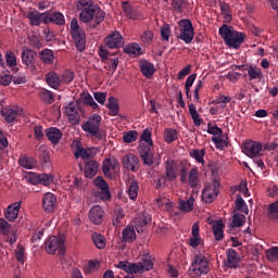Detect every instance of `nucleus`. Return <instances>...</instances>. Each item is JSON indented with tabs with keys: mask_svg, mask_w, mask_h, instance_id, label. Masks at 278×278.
I'll return each instance as SVG.
<instances>
[{
	"mask_svg": "<svg viewBox=\"0 0 278 278\" xmlns=\"http://www.w3.org/2000/svg\"><path fill=\"white\" fill-rule=\"evenodd\" d=\"M30 182L34 185L41 184L42 186H51V184H53V175H51V174H39V175L34 174L33 177L30 178Z\"/></svg>",
	"mask_w": 278,
	"mask_h": 278,
	"instance_id": "obj_23",
	"label": "nucleus"
},
{
	"mask_svg": "<svg viewBox=\"0 0 278 278\" xmlns=\"http://www.w3.org/2000/svg\"><path fill=\"white\" fill-rule=\"evenodd\" d=\"M124 51L128 55H142V48L138 43H129L124 48Z\"/></svg>",
	"mask_w": 278,
	"mask_h": 278,
	"instance_id": "obj_44",
	"label": "nucleus"
},
{
	"mask_svg": "<svg viewBox=\"0 0 278 278\" xmlns=\"http://www.w3.org/2000/svg\"><path fill=\"white\" fill-rule=\"evenodd\" d=\"M46 136L48 140L52 142V144H59L60 140H62L63 134L62 130H60L59 128L50 127L46 130Z\"/></svg>",
	"mask_w": 278,
	"mask_h": 278,
	"instance_id": "obj_27",
	"label": "nucleus"
},
{
	"mask_svg": "<svg viewBox=\"0 0 278 278\" xmlns=\"http://www.w3.org/2000/svg\"><path fill=\"white\" fill-rule=\"evenodd\" d=\"M106 64L109 65V70L116 72V68H118V50L113 52V55H111L106 61Z\"/></svg>",
	"mask_w": 278,
	"mask_h": 278,
	"instance_id": "obj_45",
	"label": "nucleus"
},
{
	"mask_svg": "<svg viewBox=\"0 0 278 278\" xmlns=\"http://www.w3.org/2000/svg\"><path fill=\"white\" fill-rule=\"evenodd\" d=\"M179 138V132L175 128H165L163 139L167 144H173Z\"/></svg>",
	"mask_w": 278,
	"mask_h": 278,
	"instance_id": "obj_32",
	"label": "nucleus"
},
{
	"mask_svg": "<svg viewBox=\"0 0 278 278\" xmlns=\"http://www.w3.org/2000/svg\"><path fill=\"white\" fill-rule=\"evenodd\" d=\"M227 256V268H240V256L238 252L233 249H228L226 251Z\"/></svg>",
	"mask_w": 278,
	"mask_h": 278,
	"instance_id": "obj_20",
	"label": "nucleus"
},
{
	"mask_svg": "<svg viewBox=\"0 0 278 278\" xmlns=\"http://www.w3.org/2000/svg\"><path fill=\"white\" fill-rule=\"evenodd\" d=\"M138 190H140V186L138 185V181L132 180L128 187L129 199H131L132 201H135V199H138Z\"/></svg>",
	"mask_w": 278,
	"mask_h": 278,
	"instance_id": "obj_49",
	"label": "nucleus"
},
{
	"mask_svg": "<svg viewBox=\"0 0 278 278\" xmlns=\"http://www.w3.org/2000/svg\"><path fill=\"white\" fill-rule=\"evenodd\" d=\"M106 108L110 110L109 116H117L118 110L121 109V106H118V99L110 97L106 103Z\"/></svg>",
	"mask_w": 278,
	"mask_h": 278,
	"instance_id": "obj_37",
	"label": "nucleus"
},
{
	"mask_svg": "<svg viewBox=\"0 0 278 278\" xmlns=\"http://www.w3.org/2000/svg\"><path fill=\"white\" fill-rule=\"evenodd\" d=\"M47 23H53V25L62 27L66 25V17L61 12L47 13Z\"/></svg>",
	"mask_w": 278,
	"mask_h": 278,
	"instance_id": "obj_28",
	"label": "nucleus"
},
{
	"mask_svg": "<svg viewBox=\"0 0 278 278\" xmlns=\"http://www.w3.org/2000/svg\"><path fill=\"white\" fill-rule=\"evenodd\" d=\"M20 114H23V109H20L17 106H7L2 109V116L8 123H14Z\"/></svg>",
	"mask_w": 278,
	"mask_h": 278,
	"instance_id": "obj_16",
	"label": "nucleus"
},
{
	"mask_svg": "<svg viewBox=\"0 0 278 278\" xmlns=\"http://www.w3.org/2000/svg\"><path fill=\"white\" fill-rule=\"evenodd\" d=\"M117 267L128 275H138L142 273H147L149 270H153V256L151 254H143L141 256V262L139 263H129L127 261H121L117 264Z\"/></svg>",
	"mask_w": 278,
	"mask_h": 278,
	"instance_id": "obj_1",
	"label": "nucleus"
},
{
	"mask_svg": "<svg viewBox=\"0 0 278 278\" xmlns=\"http://www.w3.org/2000/svg\"><path fill=\"white\" fill-rule=\"evenodd\" d=\"M91 240L97 249H105V237L99 232L91 235Z\"/></svg>",
	"mask_w": 278,
	"mask_h": 278,
	"instance_id": "obj_41",
	"label": "nucleus"
},
{
	"mask_svg": "<svg viewBox=\"0 0 278 278\" xmlns=\"http://www.w3.org/2000/svg\"><path fill=\"white\" fill-rule=\"evenodd\" d=\"M39 60H41L43 64H53L55 54L51 49H43L39 52Z\"/></svg>",
	"mask_w": 278,
	"mask_h": 278,
	"instance_id": "obj_34",
	"label": "nucleus"
},
{
	"mask_svg": "<svg viewBox=\"0 0 278 278\" xmlns=\"http://www.w3.org/2000/svg\"><path fill=\"white\" fill-rule=\"evenodd\" d=\"M139 67L143 77H147V79H151L155 75V65L147 60L141 61Z\"/></svg>",
	"mask_w": 278,
	"mask_h": 278,
	"instance_id": "obj_25",
	"label": "nucleus"
},
{
	"mask_svg": "<svg viewBox=\"0 0 278 278\" xmlns=\"http://www.w3.org/2000/svg\"><path fill=\"white\" fill-rule=\"evenodd\" d=\"M122 9L123 12L125 13V15L127 16V18H131L135 20L137 14H136V10H134V8H131V4H129V2L125 1L122 3Z\"/></svg>",
	"mask_w": 278,
	"mask_h": 278,
	"instance_id": "obj_51",
	"label": "nucleus"
},
{
	"mask_svg": "<svg viewBox=\"0 0 278 278\" xmlns=\"http://www.w3.org/2000/svg\"><path fill=\"white\" fill-rule=\"evenodd\" d=\"M141 41L143 42V45H151L153 42V31L146 30L141 35Z\"/></svg>",
	"mask_w": 278,
	"mask_h": 278,
	"instance_id": "obj_64",
	"label": "nucleus"
},
{
	"mask_svg": "<svg viewBox=\"0 0 278 278\" xmlns=\"http://www.w3.org/2000/svg\"><path fill=\"white\" fill-rule=\"evenodd\" d=\"M45 249L49 255H55V252L59 251L61 255H64V237L52 236L46 240Z\"/></svg>",
	"mask_w": 278,
	"mask_h": 278,
	"instance_id": "obj_9",
	"label": "nucleus"
},
{
	"mask_svg": "<svg viewBox=\"0 0 278 278\" xmlns=\"http://www.w3.org/2000/svg\"><path fill=\"white\" fill-rule=\"evenodd\" d=\"M248 157H260L262 155V142L248 140L242 149Z\"/></svg>",
	"mask_w": 278,
	"mask_h": 278,
	"instance_id": "obj_12",
	"label": "nucleus"
},
{
	"mask_svg": "<svg viewBox=\"0 0 278 278\" xmlns=\"http://www.w3.org/2000/svg\"><path fill=\"white\" fill-rule=\"evenodd\" d=\"M4 66H9L14 74L18 73V62L16 61V54L13 51L8 50L4 54Z\"/></svg>",
	"mask_w": 278,
	"mask_h": 278,
	"instance_id": "obj_21",
	"label": "nucleus"
},
{
	"mask_svg": "<svg viewBox=\"0 0 278 278\" xmlns=\"http://www.w3.org/2000/svg\"><path fill=\"white\" fill-rule=\"evenodd\" d=\"M125 218V213L122 210L113 211V226L121 227L123 225V219Z\"/></svg>",
	"mask_w": 278,
	"mask_h": 278,
	"instance_id": "obj_48",
	"label": "nucleus"
},
{
	"mask_svg": "<svg viewBox=\"0 0 278 278\" xmlns=\"http://www.w3.org/2000/svg\"><path fill=\"white\" fill-rule=\"evenodd\" d=\"M186 4L185 0H173L172 1V10L176 12V14H181L184 12V5Z\"/></svg>",
	"mask_w": 278,
	"mask_h": 278,
	"instance_id": "obj_58",
	"label": "nucleus"
},
{
	"mask_svg": "<svg viewBox=\"0 0 278 278\" xmlns=\"http://www.w3.org/2000/svg\"><path fill=\"white\" fill-rule=\"evenodd\" d=\"M219 36H222L229 49H240L242 42H244V34L226 24L219 27Z\"/></svg>",
	"mask_w": 278,
	"mask_h": 278,
	"instance_id": "obj_3",
	"label": "nucleus"
},
{
	"mask_svg": "<svg viewBox=\"0 0 278 278\" xmlns=\"http://www.w3.org/2000/svg\"><path fill=\"white\" fill-rule=\"evenodd\" d=\"M245 71H248L250 81H253L254 79H263L264 77L262 68L255 65H249Z\"/></svg>",
	"mask_w": 278,
	"mask_h": 278,
	"instance_id": "obj_35",
	"label": "nucleus"
},
{
	"mask_svg": "<svg viewBox=\"0 0 278 278\" xmlns=\"http://www.w3.org/2000/svg\"><path fill=\"white\" fill-rule=\"evenodd\" d=\"M76 160H90L91 157H94V153L92 152V148H81L80 146L77 147L75 152Z\"/></svg>",
	"mask_w": 278,
	"mask_h": 278,
	"instance_id": "obj_33",
	"label": "nucleus"
},
{
	"mask_svg": "<svg viewBox=\"0 0 278 278\" xmlns=\"http://www.w3.org/2000/svg\"><path fill=\"white\" fill-rule=\"evenodd\" d=\"M244 223H247V216L235 213L232 216V223L230 224V227H244Z\"/></svg>",
	"mask_w": 278,
	"mask_h": 278,
	"instance_id": "obj_46",
	"label": "nucleus"
},
{
	"mask_svg": "<svg viewBox=\"0 0 278 278\" xmlns=\"http://www.w3.org/2000/svg\"><path fill=\"white\" fill-rule=\"evenodd\" d=\"M122 240L123 242H134L136 240V227L132 225L126 226L122 230Z\"/></svg>",
	"mask_w": 278,
	"mask_h": 278,
	"instance_id": "obj_31",
	"label": "nucleus"
},
{
	"mask_svg": "<svg viewBox=\"0 0 278 278\" xmlns=\"http://www.w3.org/2000/svg\"><path fill=\"white\" fill-rule=\"evenodd\" d=\"M212 231L215 240L220 242V240L225 238V223H223L220 219L216 220L212 226Z\"/></svg>",
	"mask_w": 278,
	"mask_h": 278,
	"instance_id": "obj_26",
	"label": "nucleus"
},
{
	"mask_svg": "<svg viewBox=\"0 0 278 278\" xmlns=\"http://www.w3.org/2000/svg\"><path fill=\"white\" fill-rule=\"evenodd\" d=\"M207 134L211 136H223V128L218 127V125H212V123L207 124Z\"/></svg>",
	"mask_w": 278,
	"mask_h": 278,
	"instance_id": "obj_59",
	"label": "nucleus"
},
{
	"mask_svg": "<svg viewBox=\"0 0 278 278\" xmlns=\"http://www.w3.org/2000/svg\"><path fill=\"white\" fill-rule=\"evenodd\" d=\"M194 207V198H190L188 200H179L178 208L180 210H192Z\"/></svg>",
	"mask_w": 278,
	"mask_h": 278,
	"instance_id": "obj_56",
	"label": "nucleus"
},
{
	"mask_svg": "<svg viewBox=\"0 0 278 278\" xmlns=\"http://www.w3.org/2000/svg\"><path fill=\"white\" fill-rule=\"evenodd\" d=\"M46 83L50 88H54V90H58L59 86L62 84V79L60 78V75L55 72H49L46 75Z\"/></svg>",
	"mask_w": 278,
	"mask_h": 278,
	"instance_id": "obj_30",
	"label": "nucleus"
},
{
	"mask_svg": "<svg viewBox=\"0 0 278 278\" xmlns=\"http://www.w3.org/2000/svg\"><path fill=\"white\" fill-rule=\"evenodd\" d=\"M89 220H91L93 225H101V223H103V210H90Z\"/></svg>",
	"mask_w": 278,
	"mask_h": 278,
	"instance_id": "obj_40",
	"label": "nucleus"
},
{
	"mask_svg": "<svg viewBox=\"0 0 278 278\" xmlns=\"http://www.w3.org/2000/svg\"><path fill=\"white\" fill-rule=\"evenodd\" d=\"M123 140L126 143H131V142H136L138 140V131L136 130H129L127 132L124 134L123 136Z\"/></svg>",
	"mask_w": 278,
	"mask_h": 278,
	"instance_id": "obj_55",
	"label": "nucleus"
},
{
	"mask_svg": "<svg viewBox=\"0 0 278 278\" xmlns=\"http://www.w3.org/2000/svg\"><path fill=\"white\" fill-rule=\"evenodd\" d=\"M161 38H162V40H164L165 42H168V40H170V25L164 24V25L161 27Z\"/></svg>",
	"mask_w": 278,
	"mask_h": 278,
	"instance_id": "obj_60",
	"label": "nucleus"
},
{
	"mask_svg": "<svg viewBox=\"0 0 278 278\" xmlns=\"http://www.w3.org/2000/svg\"><path fill=\"white\" fill-rule=\"evenodd\" d=\"M156 205L157 207L160 208H163V210H173V202H170L168 200V198H160L156 200Z\"/></svg>",
	"mask_w": 278,
	"mask_h": 278,
	"instance_id": "obj_54",
	"label": "nucleus"
},
{
	"mask_svg": "<svg viewBox=\"0 0 278 278\" xmlns=\"http://www.w3.org/2000/svg\"><path fill=\"white\" fill-rule=\"evenodd\" d=\"M140 140L142 143L138 147L139 155L146 166H153V152L151 151L153 139H151V130L149 128L142 131Z\"/></svg>",
	"mask_w": 278,
	"mask_h": 278,
	"instance_id": "obj_4",
	"label": "nucleus"
},
{
	"mask_svg": "<svg viewBox=\"0 0 278 278\" xmlns=\"http://www.w3.org/2000/svg\"><path fill=\"white\" fill-rule=\"evenodd\" d=\"M70 31L77 51H86V30L79 27L77 18L71 21Z\"/></svg>",
	"mask_w": 278,
	"mask_h": 278,
	"instance_id": "obj_6",
	"label": "nucleus"
},
{
	"mask_svg": "<svg viewBox=\"0 0 278 278\" xmlns=\"http://www.w3.org/2000/svg\"><path fill=\"white\" fill-rule=\"evenodd\" d=\"M0 233L1 236H10L12 233V225L3 218H0Z\"/></svg>",
	"mask_w": 278,
	"mask_h": 278,
	"instance_id": "obj_52",
	"label": "nucleus"
},
{
	"mask_svg": "<svg viewBox=\"0 0 278 278\" xmlns=\"http://www.w3.org/2000/svg\"><path fill=\"white\" fill-rule=\"evenodd\" d=\"M220 192V182L214 179L212 182H207L202 191V201L204 203H212L216 200Z\"/></svg>",
	"mask_w": 278,
	"mask_h": 278,
	"instance_id": "obj_8",
	"label": "nucleus"
},
{
	"mask_svg": "<svg viewBox=\"0 0 278 278\" xmlns=\"http://www.w3.org/2000/svg\"><path fill=\"white\" fill-rule=\"evenodd\" d=\"M65 114L68 116L70 123L77 125L79 123V113L77 112V104L70 103L65 106Z\"/></svg>",
	"mask_w": 278,
	"mask_h": 278,
	"instance_id": "obj_24",
	"label": "nucleus"
},
{
	"mask_svg": "<svg viewBox=\"0 0 278 278\" xmlns=\"http://www.w3.org/2000/svg\"><path fill=\"white\" fill-rule=\"evenodd\" d=\"M188 182L190 188H197L199 186V169L197 167L189 172Z\"/></svg>",
	"mask_w": 278,
	"mask_h": 278,
	"instance_id": "obj_42",
	"label": "nucleus"
},
{
	"mask_svg": "<svg viewBox=\"0 0 278 278\" xmlns=\"http://www.w3.org/2000/svg\"><path fill=\"white\" fill-rule=\"evenodd\" d=\"M211 140L214 142L216 149H223V147L229 146V137L227 135H217L216 137H212Z\"/></svg>",
	"mask_w": 278,
	"mask_h": 278,
	"instance_id": "obj_38",
	"label": "nucleus"
},
{
	"mask_svg": "<svg viewBox=\"0 0 278 278\" xmlns=\"http://www.w3.org/2000/svg\"><path fill=\"white\" fill-rule=\"evenodd\" d=\"M14 79V76L10 74L9 70H4L0 74V85L1 86H10Z\"/></svg>",
	"mask_w": 278,
	"mask_h": 278,
	"instance_id": "obj_47",
	"label": "nucleus"
},
{
	"mask_svg": "<svg viewBox=\"0 0 278 278\" xmlns=\"http://www.w3.org/2000/svg\"><path fill=\"white\" fill-rule=\"evenodd\" d=\"M190 270L198 276L207 275L210 273V263L207 262V258L201 254H197L190 266Z\"/></svg>",
	"mask_w": 278,
	"mask_h": 278,
	"instance_id": "obj_10",
	"label": "nucleus"
},
{
	"mask_svg": "<svg viewBox=\"0 0 278 278\" xmlns=\"http://www.w3.org/2000/svg\"><path fill=\"white\" fill-rule=\"evenodd\" d=\"M93 185L99 188L100 199H102V201H110L112 199V193L110 192V185H108V181H105L103 177L98 176L93 180Z\"/></svg>",
	"mask_w": 278,
	"mask_h": 278,
	"instance_id": "obj_14",
	"label": "nucleus"
},
{
	"mask_svg": "<svg viewBox=\"0 0 278 278\" xmlns=\"http://www.w3.org/2000/svg\"><path fill=\"white\" fill-rule=\"evenodd\" d=\"M33 27H38L41 23L47 25V13H40L37 10L30 11L27 15Z\"/></svg>",
	"mask_w": 278,
	"mask_h": 278,
	"instance_id": "obj_19",
	"label": "nucleus"
},
{
	"mask_svg": "<svg viewBox=\"0 0 278 278\" xmlns=\"http://www.w3.org/2000/svg\"><path fill=\"white\" fill-rule=\"evenodd\" d=\"M180 33L177 35L178 40H182L186 45H190L194 40V26L190 20H181L178 23Z\"/></svg>",
	"mask_w": 278,
	"mask_h": 278,
	"instance_id": "obj_7",
	"label": "nucleus"
},
{
	"mask_svg": "<svg viewBox=\"0 0 278 278\" xmlns=\"http://www.w3.org/2000/svg\"><path fill=\"white\" fill-rule=\"evenodd\" d=\"M22 63L26 68L34 73L36 71V60L34 59V51L27 49L22 51Z\"/></svg>",
	"mask_w": 278,
	"mask_h": 278,
	"instance_id": "obj_18",
	"label": "nucleus"
},
{
	"mask_svg": "<svg viewBox=\"0 0 278 278\" xmlns=\"http://www.w3.org/2000/svg\"><path fill=\"white\" fill-rule=\"evenodd\" d=\"M18 164L22 168H26V170H33V168H36L37 162L36 159L31 156H22L18 160Z\"/></svg>",
	"mask_w": 278,
	"mask_h": 278,
	"instance_id": "obj_36",
	"label": "nucleus"
},
{
	"mask_svg": "<svg viewBox=\"0 0 278 278\" xmlns=\"http://www.w3.org/2000/svg\"><path fill=\"white\" fill-rule=\"evenodd\" d=\"M29 45L34 47V49H42V39L34 35L29 38Z\"/></svg>",
	"mask_w": 278,
	"mask_h": 278,
	"instance_id": "obj_63",
	"label": "nucleus"
},
{
	"mask_svg": "<svg viewBox=\"0 0 278 278\" xmlns=\"http://www.w3.org/2000/svg\"><path fill=\"white\" fill-rule=\"evenodd\" d=\"M83 102L85 105H89L92 110H99V104L94 101V98L90 93H85L83 97Z\"/></svg>",
	"mask_w": 278,
	"mask_h": 278,
	"instance_id": "obj_53",
	"label": "nucleus"
},
{
	"mask_svg": "<svg viewBox=\"0 0 278 278\" xmlns=\"http://www.w3.org/2000/svg\"><path fill=\"white\" fill-rule=\"evenodd\" d=\"M94 16H96L94 22L89 24L91 28L97 27V25H100V23H103V21H105V12L101 10L96 11Z\"/></svg>",
	"mask_w": 278,
	"mask_h": 278,
	"instance_id": "obj_57",
	"label": "nucleus"
},
{
	"mask_svg": "<svg viewBox=\"0 0 278 278\" xmlns=\"http://www.w3.org/2000/svg\"><path fill=\"white\" fill-rule=\"evenodd\" d=\"M220 12L225 18V23H231V8L229 3L220 2Z\"/></svg>",
	"mask_w": 278,
	"mask_h": 278,
	"instance_id": "obj_50",
	"label": "nucleus"
},
{
	"mask_svg": "<svg viewBox=\"0 0 278 278\" xmlns=\"http://www.w3.org/2000/svg\"><path fill=\"white\" fill-rule=\"evenodd\" d=\"M104 43L108 49H121V47L125 46V41H123V35L118 30L111 33L104 39Z\"/></svg>",
	"mask_w": 278,
	"mask_h": 278,
	"instance_id": "obj_13",
	"label": "nucleus"
},
{
	"mask_svg": "<svg viewBox=\"0 0 278 278\" xmlns=\"http://www.w3.org/2000/svg\"><path fill=\"white\" fill-rule=\"evenodd\" d=\"M97 173H99V163L94 160L88 161L85 165V177L87 179H92Z\"/></svg>",
	"mask_w": 278,
	"mask_h": 278,
	"instance_id": "obj_29",
	"label": "nucleus"
},
{
	"mask_svg": "<svg viewBox=\"0 0 278 278\" xmlns=\"http://www.w3.org/2000/svg\"><path fill=\"white\" fill-rule=\"evenodd\" d=\"M179 166L175 160H168L165 162V178H160V184H166V181H175L177 179V169Z\"/></svg>",
	"mask_w": 278,
	"mask_h": 278,
	"instance_id": "obj_11",
	"label": "nucleus"
},
{
	"mask_svg": "<svg viewBox=\"0 0 278 278\" xmlns=\"http://www.w3.org/2000/svg\"><path fill=\"white\" fill-rule=\"evenodd\" d=\"M266 257L268 262H275V260H278V247H273L266 250Z\"/></svg>",
	"mask_w": 278,
	"mask_h": 278,
	"instance_id": "obj_61",
	"label": "nucleus"
},
{
	"mask_svg": "<svg viewBox=\"0 0 278 278\" xmlns=\"http://www.w3.org/2000/svg\"><path fill=\"white\" fill-rule=\"evenodd\" d=\"M190 157H193L199 164H205V149H193L190 151Z\"/></svg>",
	"mask_w": 278,
	"mask_h": 278,
	"instance_id": "obj_43",
	"label": "nucleus"
},
{
	"mask_svg": "<svg viewBox=\"0 0 278 278\" xmlns=\"http://www.w3.org/2000/svg\"><path fill=\"white\" fill-rule=\"evenodd\" d=\"M152 218L149 213L142 211L135 217V229L138 233H144V227L151 223Z\"/></svg>",
	"mask_w": 278,
	"mask_h": 278,
	"instance_id": "obj_15",
	"label": "nucleus"
},
{
	"mask_svg": "<svg viewBox=\"0 0 278 278\" xmlns=\"http://www.w3.org/2000/svg\"><path fill=\"white\" fill-rule=\"evenodd\" d=\"M39 97L43 103H47V105L55 103V96L47 89H41L39 91Z\"/></svg>",
	"mask_w": 278,
	"mask_h": 278,
	"instance_id": "obj_39",
	"label": "nucleus"
},
{
	"mask_svg": "<svg viewBox=\"0 0 278 278\" xmlns=\"http://www.w3.org/2000/svg\"><path fill=\"white\" fill-rule=\"evenodd\" d=\"M43 210H55L58 207V198L52 192H47L42 198Z\"/></svg>",
	"mask_w": 278,
	"mask_h": 278,
	"instance_id": "obj_22",
	"label": "nucleus"
},
{
	"mask_svg": "<svg viewBox=\"0 0 278 278\" xmlns=\"http://www.w3.org/2000/svg\"><path fill=\"white\" fill-rule=\"evenodd\" d=\"M76 8L80 12L79 21L81 23H90L97 15V10H99L92 0H79Z\"/></svg>",
	"mask_w": 278,
	"mask_h": 278,
	"instance_id": "obj_5",
	"label": "nucleus"
},
{
	"mask_svg": "<svg viewBox=\"0 0 278 278\" xmlns=\"http://www.w3.org/2000/svg\"><path fill=\"white\" fill-rule=\"evenodd\" d=\"M139 163L140 160H138V156H136L134 153H128L123 157L124 168H127V170H131L132 173H136V170H138Z\"/></svg>",
	"mask_w": 278,
	"mask_h": 278,
	"instance_id": "obj_17",
	"label": "nucleus"
},
{
	"mask_svg": "<svg viewBox=\"0 0 278 278\" xmlns=\"http://www.w3.org/2000/svg\"><path fill=\"white\" fill-rule=\"evenodd\" d=\"M101 115L94 113L92 114L83 125L81 129L90 136L91 138H96V140H105L106 134L105 130L101 128Z\"/></svg>",
	"mask_w": 278,
	"mask_h": 278,
	"instance_id": "obj_2",
	"label": "nucleus"
},
{
	"mask_svg": "<svg viewBox=\"0 0 278 278\" xmlns=\"http://www.w3.org/2000/svg\"><path fill=\"white\" fill-rule=\"evenodd\" d=\"M4 218H7V220H10L11 223H14V220L18 218V210H7L4 212Z\"/></svg>",
	"mask_w": 278,
	"mask_h": 278,
	"instance_id": "obj_62",
	"label": "nucleus"
}]
</instances>
